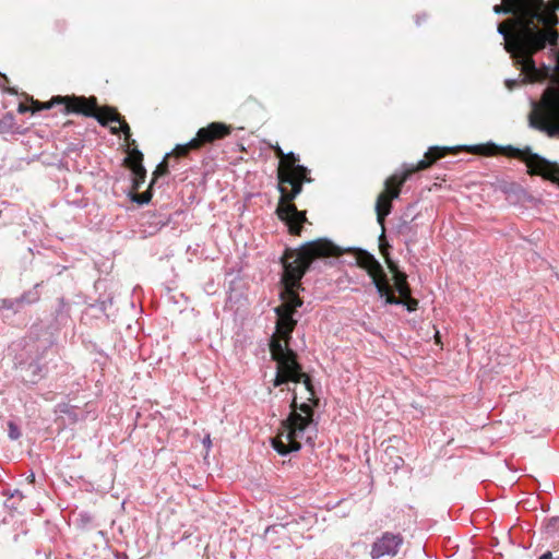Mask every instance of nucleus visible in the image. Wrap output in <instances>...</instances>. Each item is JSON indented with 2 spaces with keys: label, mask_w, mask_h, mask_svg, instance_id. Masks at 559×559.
<instances>
[{
  "label": "nucleus",
  "mask_w": 559,
  "mask_h": 559,
  "mask_svg": "<svg viewBox=\"0 0 559 559\" xmlns=\"http://www.w3.org/2000/svg\"><path fill=\"white\" fill-rule=\"evenodd\" d=\"M450 150V147H430L425 154L424 159L419 160L416 165H404V170L401 174H394L385 180L384 191L378 195L376 201L377 221L382 228H384L385 217L391 213L392 201L400 197L404 182L416 171L427 169Z\"/></svg>",
  "instance_id": "20e7f679"
},
{
  "label": "nucleus",
  "mask_w": 559,
  "mask_h": 559,
  "mask_svg": "<svg viewBox=\"0 0 559 559\" xmlns=\"http://www.w3.org/2000/svg\"><path fill=\"white\" fill-rule=\"evenodd\" d=\"M273 151L275 153V155L278 157V158H284L285 157V153L283 152V150L280 147V145H275L273 146Z\"/></svg>",
  "instance_id": "412c9836"
},
{
  "label": "nucleus",
  "mask_w": 559,
  "mask_h": 559,
  "mask_svg": "<svg viewBox=\"0 0 559 559\" xmlns=\"http://www.w3.org/2000/svg\"><path fill=\"white\" fill-rule=\"evenodd\" d=\"M133 173L136 177H139L140 181L144 180L145 169L141 164L134 166Z\"/></svg>",
  "instance_id": "f3484780"
},
{
  "label": "nucleus",
  "mask_w": 559,
  "mask_h": 559,
  "mask_svg": "<svg viewBox=\"0 0 559 559\" xmlns=\"http://www.w3.org/2000/svg\"><path fill=\"white\" fill-rule=\"evenodd\" d=\"M8 435H9V438L12 440H17L21 437L19 427L12 421L9 423Z\"/></svg>",
  "instance_id": "dca6fc26"
},
{
  "label": "nucleus",
  "mask_w": 559,
  "mask_h": 559,
  "mask_svg": "<svg viewBox=\"0 0 559 559\" xmlns=\"http://www.w3.org/2000/svg\"><path fill=\"white\" fill-rule=\"evenodd\" d=\"M283 159H285V162L287 164H289L290 166H293L296 162H298V158L294 153H289V154L285 155V157Z\"/></svg>",
  "instance_id": "6ab92c4d"
},
{
  "label": "nucleus",
  "mask_w": 559,
  "mask_h": 559,
  "mask_svg": "<svg viewBox=\"0 0 559 559\" xmlns=\"http://www.w3.org/2000/svg\"><path fill=\"white\" fill-rule=\"evenodd\" d=\"M403 539L400 535L385 533L380 539H378L371 549V556L373 559L381 558L385 555L395 556Z\"/></svg>",
  "instance_id": "9b49d317"
},
{
  "label": "nucleus",
  "mask_w": 559,
  "mask_h": 559,
  "mask_svg": "<svg viewBox=\"0 0 559 559\" xmlns=\"http://www.w3.org/2000/svg\"><path fill=\"white\" fill-rule=\"evenodd\" d=\"M395 277H396L395 288H396L397 293L400 294L401 298L408 297L411 295V288L406 281V274L397 273Z\"/></svg>",
  "instance_id": "f8f14e48"
},
{
  "label": "nucleus",
  "mask_w": 559,
  "mask_h": 559,
  "mask_svg": "<svg viewBox=\"0 0 559 559\" xmlns=\"http://www.w3.org/2000/svg\"><path fill=\"white\" fill-rule=\"evenodd\" d=\"M29 110V107L25 104H20L19 105V112L21 114H24V112H27Z\"/></svg>",
  "instance_id": "5701e85b"
},
{
  "label": "nucleus",
  "mask_w": 559,
  "mask_h": 559,
  "mask_svg": "<svg viewBox=\"0 0 559 559\" xmlns=\"http://www.w3.org/2000/svg\"><path fill=\"white\" fill-rule=\"evenodd\" d=\"M556 559H559V557H557Z\"/></svg>",
  "instance_id": "c85d7f7f"
},
{
  "label": "nucleus",
  "mask_w": 559,
  "mask_h": 559,
  "mask_svg": "<svg viewBox=\"0 0 559 559\" xmlns=\"http://www.w3.org/2000/svg\"><path fill=\"white\" fill-rule=\"evenodd\" d=\"M230 127L223 122H212L205 128L199 129L197 136L190 140L187 144L177 145L171 153H168L164 160L157 166L154 175H166L168 173L169 162L171 155L176 157L187 156L192 150H199L206 143H212L215 140L224 139L230 133Z\"/></svg>",
  "instance_id": "0eeeda50"
},
{
  "label": "nucleus",
  "mask_w": 559,
  "mask_h": 559,
  "mask_svg": "<svg viewBox=\"0 0 559 559\" xmlns=\"http://www.w3.org/2000/svg\"><path fill=\"white\" fill-rule=\"evenodd\" d=\"M360 265L364 267L368 275L372 278V283L380 297L385 298L388 305H405L408 311L417 309L418 301L411 297L397 298L391 294L388 276L380 264V262L371 254L366 253L360 260Z\"/></svg>",
  "instance_id": "6e6552de"
},
{
  "label": "nucleus",
  "mask_w": 559,
  "mask_h": 559,
  "mask_svg": "<svg viewBox=\"0 0 559 559\" xmlns=\"http://www.w3.org/2000/svg\"><path fill=\"white\" fill-rule=\"evenodd\" d=\"M557 527H559V518L550 519L548 524H547V528L548 530H556Z\"/></svg>",
  "instance_id": "aec40b11"
},
{
  "label": "nucleus",
  "mask_w": 559,
  "mask_h": 559,
  "mask_svg": "<svg viewBox=\"0 0 559 559\" xmlns=\"http://www.w3.org/2000/svg\"><path fill=\"white\" fill-rule=\"evenodd\" d=\"M1 79L4 80V81H8L5 75H1Z\"/></svg>",
  "instance_id": "cd10ccee"
},
{
  "label": "nucleus",
  "mask_w": 559,
  "mask_h": 559,
  "mask_svg": "<svg viewBox=\"0 0 559 559\" xmlns=\"http://www.w3.org/2000/svg\"><path fill=\"white\" fill-rule=\"evenodd\" d=\"M36 108L33 111L40 109H49L53 104H64V111L82 114L84 116H95L97 120L106 126L108 122H118L120 124L119 129L111 128V132L114 134H118L121 131L126 139L128 140L131 135V130L126 120L120 116V114L112 108L103 109L98 115H95L94 110L97 106L96 98L91 97L86 98L84 96H57L53 97L50 104L41 106L38 102H34Z\"/></svg>",
  "instance_id": "39448f33"
},
{
  "label": "nucleus",
  "mask_w": 559,
  "mask_h": 559,
  "mask_svg": "<svg viewBox=\"0 0 559 559\" xmlns=\"http://www.w3.org/2000/svg\"><path fill=\"white\" fill-rule=\"evenodd\" d=\"M8 92L11 93V94H15L16 93V91L13 90V88H9Z\"/></svg>",
  "instance_id": "a878e982"
},
{
  "label": "nucleus",
  "mask_w": 559,
  "mask_h": 559,
  "mask_svg": "<svg viewBox=\"0 0 559 559\" xmlns=\"http://www.w3.org/2000/svg\"><path fill=\"white\" fill-rule=\"evenodd\" d=\"M338 255V248L326 240L310 242L300 250L286 251L282 258L284 292L283 304L275 308L277 316L276 330L270 341V350L276 361V377L274 385L280 386L287 382L304 381L307 390L311 391L310 379L301 371L297 361V354L289 348L292 333L298 320L295 318L302 300L297 295L300 280L311 262L317 258Z\"/></svg>",
  "instance_id": "f257e3e1"
},
{
  "label": "nucleus",
  "mask_w": 559,
  "mask_h": 559,
  "mask_svg": "<svg viewBox=\"0 0 559 559\" xmlns=\"http://www.w3.org/2000/svg\"><path fill=\"white\" fill-rule=\"evenodd\" d=\"M37 286H38V285H36V286L34 287V289H32V290H28V292L24 293V294L20 297V299H23V305H24V304H33V302H36V301L39 299V293H38V290H37Z\"/></svg>",
  "instance_id": "4468645a"
},
{
  "label": "nucleus",
  "mask_w": 559,
  "mask_h": 559,
  "mask_svg": "<svg viewBox=\"0 0 559 559\" xmlns=\"http://www.w3.org/2000/svg\"><path fill=\"white\" fill-rule=\"evenodd\" d=\"M512 156L524 160L530 169L531 174L548 176V171L552 168V165L545 158L534 154L526 148L521 151L519 148H511Z\"/></svg>",
  "instance_id": "9d476101"
},
{
  "label": "nucleus",
  "mask_w": 559,
  "mask_h": 559,
  "mask_svg": "<svg viewBox=\"0 0 559 559\" xmlns=\"http://www.w3.org/2000/svg\"><path fill=\"white\" fill-rule=\"evenodd\" d=\"M203 444L206 449H210L212 442H211V439H210V436H206L204 439H203Z\"/></svg>",
  "instance_id": "b1692460"
},
{
  "label": "nucleus",
  "mask_w": 559,
  "mask_h": 559,
  "mask_svg": "<svg viewBox=\"0 0 559 559\" xmlns=\"http://www.w3.org/2000/svg\"><path fill=\"white\" fill-rule=\"evenodd\" d=\"M22 306H23V299H20V298L2 300V308L8 309V310H13L14 312H17Z\"/></svg>",
  "instance_id": "ddd939ff"
},
{
  "label": "nucleus",
  "mask_w": 559,
  "mask_h": 559,
  "mask_svg": "<svg viewBox=\"0 0 559 559\" xmlns=\"http://www.w3.org/2000/svg\"><path fill=\"white\" fill-rule=\"evenodd\" d=\"M519 82L516 80H506V86L509 90H513L515 86H518Z\"/></svg>",
  "instance_id": "4be33fe9"
},
{
  "label": "nucleus",
  "mask_w": 559,
  "mask_h": 559,
  "mask_svg": "<svg viewBox=\"0 0 559 559\" xmlns=\"http://www.w3.org/2000/svg\"><path fill=\"white\" fill-rule=\"evenodd\" d=\"M151 200V194L150 193H142V194H139L136 195V198L134 199L135 202L140 203V204H146L148 203Z\"/></svg>",
  "instance_id": "a211bd4d"
},
{
  "label": "nucleus",
  "mask_w": 559,
  "mask_h": 559,
  "mask_svg": "<svg viewBox=\"0 0 559 559\" xmlns=\"http://www.w3.org/2000/svg\"><path fill=\"white\" fill-rule=\"evenodd\" d=\"M496 4L497 14L513 13L514 17L498 25V33L504 38V49L514 62L521 66L522 72L531 81L538 74L534 53L547 45L557 55L559 33L554 26L558 23L555 9L549 8L544 0H502Z\"/></svg>",
  "instance_id": "f03ea898"
},
{
  "label": "nucleus",
  "mask_w": 559,
  "mask_h": 559,
  "mask_svg": "<svg viewBox=\"0 0 559 559\" xmlns=\"http://www.w3.org/2000/svg\"><path fill=\"white\" fill-rule=\"evenodd\" d=\"M278 189L281 191V199L276 214L288 227L290 234L299 235L302 224L307 218L306 213L298 211L293 201L301 192L302 185L292 174L284 175L280 173Z\"/></svg>",
  "instance_id": "423d86ee"
},
{
  "label": "nucleus",
  "mask_w": 559,
  "mask_h": 559,
  "mask_svg": "<svg viewBox=\"0 0 559 559\" xmlns=\"http://www.w3.org/2000/svg\"><path fill=\"white\" fill-rule=\"evenodd\" d=\"M297 169H298L299 171H305V170H306L302 166H297Z\"/></svg>",
  "instance_id": "bb28decb"
},
{
  "label": "nucleus",
  "mask_w": 559,
  "mask_h": 559,
  "mask_svg": "<svg viewBox=\"0 0 559 559\" xmlns=\"http://www.w3.org/2000/svg\"><path fill=\"white\" fill-rule=\"evenodd\" d=\"M27 370L33 374L32 382H36L41 377V367L37 362L29 364Z\"/></svg>",
  "instance_id": "2eb2a0df"
},
{
  "label": "nucleus",
  "mask_w": 559,
  "mask_h": 559,
  "mask_svg": "<svg viewBox=\"0 0 559 559\" xmlns=\"http://www.w3.org/2000/svg\"><path fill=\"white\" fill-rule=\"evenodd\" d=\"M293 411L282 421L276 437L272 439V445L281 455L296 452L301 449L302 442L312 443L317 437V425L313 421V411L308 404H301L300 411H296V397H294Z\"/></svg>",
  "instance_id": "7ed1b4c3"
},
{
  "label": "nucleus",
  "mask_w": 559,
  "mask_h": 559,
  "mask_svg": "<svg viewBox=\"0 0 559 559\" xmlns=\"http://www.w3.org/2000/svg\"><path fill=\"white\" fill-rule=\"evenodd\" d=\"M539 559H556L552 557V554L550 551H546L545 554H543Z\"/></svg>",
  "instance_id": "393cba45"
},
{
  "label": "nucleus",
  "mask_w": 559,
  "mask_h": 559,
  "mask_svg": "<svg viewBox=\"0 0 559 559\" xmlns=\"http://www.w3.org/2000/svg\"><path fill=\"white\" fill-rule=\"evenodd\" d=\"M558 278H559V275H558Z\"/></svg>",
  "instance_id": "c756f323"
},
{
  "label": "nucleus",
  "mask_w": 559,
  "mask_h": 559,
  "mask_svg": "<svg viewBox=\"0 0 559 559\" xmlns=\"http://www.w3.org/2000/svg\"><path fill=\"white\" fill-rule=\"evenodd\" d=\"M538 118L531 117V124L549 136L559 135V92L547 88L542 97Z\"/></svg>",
  "instance_id": "1a4fd4ad"
}]
</instances>
